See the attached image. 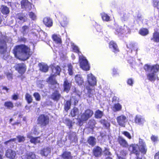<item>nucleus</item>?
<instances>
[{
	"mask_svg": "<svg viewBox=\"0 0 159 159\" xmlns=\"http://www.w3.org/2000/svg\"><path fill=\"white\" fill-rule=\"evenodd\" d=\"M118 141L120 144L124 147H126L128 146V144L125 139L121 137H119Z\"/></svg>",
	"mask_w": 159,
	"mask_h": 159,
	"instance_id": "cd10ccee",
	"label": "nucleus"
},
{
	"mask_svg": "<svg viewBox=\"0 0 159 159\" xmlns=\"http://www.w3.org/2000/svg\"><path fill=\"white\" fill-rule=\"evenodd\" d=\"M21 4L22 8L23 9H25L26 11H30L32 8L31 3L27 0H22Z\"/></svg>",
	"mask_w": 159,
	"mask_h": 159,
	"instance_id": "4468645a",
	"label": "nucleus"
},
{
	"mask_svg": "<svg viewBox=\"0 0 159 159\" xmlns=\"http://www.w3.org/2000/svg\"><path fill=\"white\" fill-rule=\"evenodd\" d=\"M109 48L115 53L119 51V49L116 43L113 41L110 42L109 44Z\"/></svg>",
	"mask_w": 159,
	"mask_h": 159,
	"instance_id": "5701e85b",
	"label": "nucleus"
},
{
	"mask_svg": "<svg viewBox=\"0 0 159 159\" xmlns=\"http://www.w3.org/2000/svg\"><path fill=\"white\" fill-rule=\"evenodd\" d=\"M52 38L53 40L56 43H61V40L60 36L56 34H53L52 35Z\"/></svg>",
	"mask_w": 159,
	"mask_h": 159,
	"instance_id": "c85d7f7f",
	"label": "nucleus"
},
{
	"mask_svg": "<svg viewBox=\"0 0 159 159\" xmlns=\"http://www.w3.org/2000/svg\"><path fill=\"white\" fill-rule=\"evenodd\" d=\"M38 123L41 126H44L47 125L49 122V118L47 116L42 115L40 116L38 119Z\"/></svg>",
	"mask_w": 159,
	"mask_h": 159,
	"instance_id": "9d476101",
	"label": "nucleus"
},
{
	"mask_svg": "<svg viewBox=\"0 0 159 159\" xmlns=\"http://www.w3.org/2000/svg\"><path fill=\"white\" fill-rule=\"evenodd\" d=\"M12 98L13 100H16L18 98V96L17 95L14 94L12 96Z\"/></svg>",
	"mask_w": 159,
	"mask_h": 159,
	"instance_id": "680f3d73",
	"label": "nucleus"
},
{
	"mask_svg": "<svg viewBox=\"0 0 159 159\" xmlns=\"http://www.w3.org/2000/svg\"><path fill=\"white\" fill-rule=\"evenodd\" d=\"M40 70L43 72H47L48 69V65L45 63H43L39 64Z\"/></svg>",
	"mask_w": 159,
	"mask_h": 159,
	"instance_id": "b1692460",
	"label": "nucleus"
},
{
	"mask_svg": "<svg viewBox=\"0 0 159 159\" xmlns=\"http://www.w3.org/2000/svg\"><path fill=\"white\" fill-rule=\"evenodd\" d=\"M153 5L157 9H159V0H153Z\"/></svg>",
	"mask_w": 159,
	"mask_h": 159,
	"instance_id": "603ef678",
	"label": "nucleus"
},
{
	"mask_svg": "<svg viewBox=\"0 0 159 159\" xmlns=\"http://www.w3.org/2000/svg\"><path fill=\"white\" fill-rule=\"evenodd\" d=\"M27 137L30 139V142L32 143L36 144L37 143H39L40 141V139L39 137H33L29 134L27 135Z\"/></svg>",
	"mask_w": 159,
	"mask_h": 159,
	"instance_id": "aec40b11",
	"label": "nucleus"
},
{
	"mask_svg": "<svg viewBox=\"0 0 159 159\" xmlns=\"http://www.w3.org/2000/svg\"><path fill=\"white\" fill-rule=\"evenodd\" d=\"M102 18L104 21H108L110 20V17L106 13L103 12L101 14Z\"/></svg>",
	"mask_w": 159,
	"mask_h": 159,
	"instance_id": "4c0bfd02",
	"label": "nucleus"
},
{
	"mask_svg": "<svg viewBox=\"0 0 159 159\" xmlns=\"http://www.w3.org/2000/svg\"><path fill=\"white\" fill-rule=\"evenodd\" d=\"M71 45L73 51L78 54L79 56V62L80 67L84 70H89L90 66L88 61L80 51L78 47L74 43H71Z\"/></svg>",
	"mask_w": 159,
	"mask_h": 159,
	"instance_id": "f03ea898",
	"label": "nucleus"
},
{
	"mask_svg": "<svg viewBox=\"0 0 159 159\" xmlns=\"http://www.w3.org/2000/svg\"><path fill=\"white\" fill-rule=\"evenodd\" d=\"M70 100L72 102V103L73 102V101H74V104L75 105H76L78 102V100H77L76 99H75V98H74L73 97H72L71 98Z\"/></svg>",
	"mask_w": 159,
	"mask_h": 159,
	"instance_id": "13d9d810",
	"label": "nucleus"
},
{
	"mask_svg": "<svg viewBox=\"0 0 159 159\" xmlns=\"http://www.w3.org/2000/svg\"><path fill=\"white\" fill-rule=\"evenodd\" d=\"M151 40L155 42H159V32L155 31L153 34Z\"/></svg>",
	"mask_w": 159,
	"mask_h": 159,
	"instance_id": "a878e982",
	"label": "nucleus"
},
{
	"mask_svg": "<svg viewBox=\"0 0 159 159\" xmlns=\"http://www.w3.org/2000/svg\"><path fill=\"white\" fill-rule=\"evenodd\" d=\"M70 87L71 84L69 83L66 79H65L63 84L64 91L68 93L70 89Z\"/></svg>",
	"mask_w": 159,
	"mask_h": 159,
	"instance_id": "4be33fe9",
	"label": "nucleus"
},
{
	"mask_svg": "<svg viewBox=\"0 0 159 159\" xmlns=\"http://www.w3.org/2000/svg\"><path fill=\"white\" fill-rule=\"evenodd\" d=\"M88 142L90 145L93 146L96 144V139L94 137L90 136L88 139Z\"/></svg>",
	"mask_w": 159,
	"mask_h": 159,
	"instance_id": "c756f323",
	"label": "nucleus"
},
{
	"mask_svg": "<svg viewBox=\"0 0 159 159\" xmlns=\"http://www.w3.org/2000/svg\"><path fill=\"white\" fill-rule=\"evenodd\" d=\"M5 155L7 157L11 159H14L15 157L16 154L15 151L11 149H9L6 151Z\"/></svg>",
	"mask_w": 159,
	"mask_h": 159,
	"instance_id": "a211bd4d",
	"label": "nucleus"
},
{
	"mask_svg": "<svg viewBox=\"0 0 159 159\" xmlns=\"http://www.w3.org/2000/svg\"><path fill=\"white\" fill-rule=\"evenodd\" d=\"M104 154L107 155H110L111 154L110 152L109 151V150L106 149L104 152Z\"/></svg>",
	"mask_w": 159,
	"mask_h": 159,
	"instance_id": "052dcab7",
	"label": "nucleus"
},
{
	"mask_svg": "<svg viewBox=\"0 0 159 159\" xmlns=\"http://www.w3.org/2000/svg\"><path fill=\"white\" fill-rule=\"evenodd\" d=\"M15 68L16 70L20 74H24L26 70L25 65L22 63L17 64L15 66Z\"/></svg>",
	"mask_w": 159,
	"mask_h": 159,
	"instance_id": "2eb2a0df",
	"label": "nucleus"
},
{
	"mask_svg": "<svg viewBox=\"0 0 159 159\" xmlns=\"http://www.w3.org/2000/svg\"><path fill=\"white\" fill-rule=\"evenodd\" d=\"M133 80L132 79L130 78L128 79L127 82L128 84L129 85L132 86V85L133 84Z\"/></svg>",
	"mask_w": 159,
	"mask_h": 159,
	"instance_id": "4d7b16f0",
	"label": "nucleus"
},
{
	"mask_svg": "<svg viewBox=\"0 0 159 159\" xmlns=\"http://www.w3.org/2000/svg\"><path fill=\"white\" fill-rule=\"evenodd\" d=\"M4 106L9 109L12 108L14 106L13 103L10 101L5 102L4 103Z\"/></svg>",
	"mask_w": 159,
	"mask_h": 159,
	"instance_id": "a19ab883",
	"label": "nucleus"
},
{
	"mask_svg": "<svg viewBox=\"0 0 159 159\" xmlns=\"http://www.w3.org/2000/svg\"><path fill=\"white\" fill-rule=\"evenodd\" d=\"M29 16L30 18L33 20H35L36 19L37 16L35 13L32 12H30Z\"/></svg>",
	"mask_w": 159,
	"mask_h": 159,
	"instance_id": "c03bdc74",
	"label": "nucleus"
},
{
	"mask_svg": "<svg viewBox=\"0 0 159 159\" xmlns=\"http://www.w3.org/2000/svg\"><path fill=\"white\" fill-rule=\"evenodd\" d=\"M35 155L32 152H30L26 156L25 159H35Z\"/></svg>",
	"mask_w": 159,
	"mask_h": 159,
	"instance_id": "37998d69",
	"label": "nucleus"
},
{
	"mask_svg": "<svg viewBox=\"0 0 159 159\" xmlns=\"http://www.w3.org/2000/svg\"><path fill=\"white\" fill-rule=\"evenodd\" d=\"M100 122L101 124L104 125L105 127L107 128H108L110 126V124L109 123L105 121L104 120H102L100 121Z\"/></svg>",
	"mask_w": 159,
	"mask_h": 159,
	"instance_id": "3c124183",
	"label": "nucleus"
},
{
	"mask_svg": "<svg viewBox=\"0 0 159 159\" xmlns=\"http://www.w3.org/2000/svg\"><path fill=\"white\" fill-rule=\"evenodd\" d=\"M58 18H59L61 25L62 26L64 27L67 25L68 20L67 18L64 14L61 13L59 12L58 16Z\"/></svg>",
	"mask_w": 159,
	"mask_h": 159,
	"instance_id": "ddd939ff",
	"label": "nucleus"
},
{
	"mask_svg": "<svg viewBox=\"0 0 159 159\" xmlns=\"http://www.w3.org/2000/svg\"><path fill=\"white\" fill-rule=\"evenodd\" d=\"M132 148L133 152L136 154L138 158H139L138 156L139 153V150L143 154L146 153L147 150L145 143L141 139L139 140V146L137 144H134Z\"/></svg>",
	"mask_w": 159,
	"mask_h": 159,
	"instance_id": "423d86ee",
	"label": "nucleus"
},
{
	"mask_svg": "<svg viewBox=\"0 0 159 159\" xmlns=\"http://www.w3.org/2000/svg\"><path fill=\"white\" fill-rule=\"evenodd\" d=\"M65 123L68 126L69 128L70 129L72 126V124L71 121L68 119H66L64 120Z\"/></svg>",
	"mask_w": 159,
	"mask_h": 159,
	"instance_id": "a18cd8bd",
	"label": "nucleus"
},
{
	"mask_svg": "<svg viewBox=\"0 0 159 159\" xmlns=\"http://www.w3.org/2000/svg\"><path fill=\"white\" fill-rule=\"evenodd\" d=\"M69 138L72 142L76 143L77 140L76 133L75 132H72L70 134L69 136Z\"/></svg>",
	"mask_w": 159,
	"mask_h": 159,
	"instance_id": "473e14b6",
	"label": "nucleus"
},
{
	"mask_svg": "<svg viewBox=\"0 0 159 159\" xmlns=\"http://www.w3.org/2000/svg\"><path fill=\"white\" fill-rule=\"evenodd\" d=\"M112 74L113 75H116L118 74L117 70L115 69H113L112 70Z\"/></svg>",
	"mask_w": 159,
	"mask_h": 159,
	"instance_id": "0e129e2a",
	"label": "nucleus"
},
{
	"mask_svg": "<svg viewBox=\"0 0 159 159\" xmlns=\"http://www.w3.org/2000/svg\"><path fill=\"white\" fill-rule=\"evenodd\" d=\"M93 114V111L90 109H88L85 111L81 115L80 118L79 116L78 118L80 119V122H83L87 120L92 116Z\"/></svg>",
	"mask_w": 159,
	"mask_h": 159,
	"instance_id": "6e6552de",
	"label": "nucleus"
},
{
	"mask_svg": "<svg viewBox=\"0 0 159 159\" xmlns=\"http://www.w3.org/2000/svg\"><path fill=\"white\" fill-rule=\"evenodd\" d=\"M61 95L59 92L57 90L54 91L51 96V98L53 100L58 101L61 98Z\"/></svg>",
	"mask_w": 159,
	"mask_h": 159,
	"instance_id": "f3484780",
	"label": "nucleus"
},
{
	"mask_svg": "<svg viewBox=\"0 0 159 159\" xmlns=\"http://www.w3.org/2000/svg\"><path fill=\"white\" fill-rule=\"evenodd\" d=\"M116 120L118 125L121 127H125L127 121V117L125 116L121 115L116 118Z\"/></svg>",
	"mask_w": 159,
	"mask_h": 159,
	"instance_id": "9b49d317",
	"label": "nucleus"
},
{
	"mask_svg": "<svg viewBox=\"0 0 159 159\" xmlns=\"http://www.w3.org/2000/svg\"><path fill=\"white\" fill-rule=\"evenodd\" d=\"M103 115V112L102 111H100L99 110H97L95 113V116L96 118H101Z\"/></svg>",
	"mask_w": 159,
	"mask_h": 159,
	"instance_id": "e433bc0d",
	"label": "nucleus"
},
{
	"mask_svg": "<svg viewBox=\"0 0 159 159\" xmlns=\"http://www.w3.org/2000/svg\"><path fill=\"white\" fill-rule=\"evenodd\" d=\"M114 28L115 29V33L116 34H118L120 33L123 34L124 33H129L130 32V30L127 26H124L123 28H121L117 24H115L114 25Z\"/></svg>",
	"mask_w": 159,
	"mask_h": 159,
	"instance_id": "1a4fd4ad",
	"label": "nucleus"
},
{
	"mask_svg": "<svg viewBox=\"0 0 159 159\" xmlns=\"http://www.w3.org/2000/svg\"><path fill=\"white\" fill-rule=\"evenodd\" d=\"M2 21V19L0 16V26H1V23ZM1 36L2 39H0V52L2 55L3 58L6 60L8 57V53L7 52V45L5 39L6 37L2 35V33L0 31V36Z\"/></svg>",
	"mask_w": 159,
	"mask_h": 159,
	"instance_id": "39448f33",
	"label": "nucleus"
},
{
	"mask_svg": "<svg viewBox=\"0 0 159 159\" xmlns=\"http://www.w3.org/2000/svg\"><path fill=\"white\" fill-rule=\"evenodd\" d=\"M1 12L4 14H7L9 12V9L6 6L2 5L1 7Z\"/></svg>",
	"mask_w": 159,
	"mask_h": 159,
	"instance_id": "2f4dec72",
	"label": "nucleus"
},
{
	"mask_svg": "<svg viewBox=\"0 0 159 159\" xmlns=\"http://www.w3.org/2000/svg\"><path fill=\"white\" fill-rule=\"evenodd\" d=\"M79 111L77 108L75 107L71 110L70 114L72 116H75L79 113Z\"/></svg>",
	"mask_w": 159,
	"mask_h": 159,
	"instance_id": "ea45409f",
	"label": "nucleus"
},
{
	"mask_svg": "<svg viewBox=\"0 0 159 159\" xmlns=\"http://www.w3.org/2000/svg\"><path fill=\"white\" fill-rule=\"evenodd\" d=\"M96 124V121L94 120H89L88 123L90 128H93Z\"/></svg>",
	"mask_w": 159,
	"mask_h": 159,
	"instance_id": "49530a36",
	"label": "nucleus"
},
{
	"mask_svg": "<svg viewBox=\"0 0 159 159\" xmlns=\"http://www.w3.org/2000/svg\"><path fill=\"white\" fill-rule=\"evenodd\" d=\"M13 51L15 57L21 60H26L30 56V49L24 45L16 46Z\"/></svg>",
	"mask_w": 159,
	"mask_h": 159,
	"instance_id": "f257e3e1",
	"label": "nucleus"
},
{
	"mask_svg": "<svg viewBox=\"0 0 159 159\" xmlns=\"http://www.w3.org/2000/svg\"><path fill=\"white\" fill-rule=\"evenodd\" d=\"M50 151L51 149L50 148H46L42 150L40 153L42 155L46 156L50 153Z\"/></svg>",
	"mask_w": 159,
	"mask_h": 159,
	"instance_id": "7c9ffc66",
	"label": "nucleus"
},
{
	"mask_svg": "<svg viewBox=\"0 0 159 159\" xmlns=\"http://www.w3.org/2000/svg\"><path fill=\"white\" fill-rule=\"evenodd\" d=\"M25 98L28 103L32 102L33 99L31 96L28 93H26L25 95Z\"/></svg>",
	"mask_w": 159,
	"mask_h": 159,
	"instance_id": "58836bf2",
	"label": "nucleus"
},
{
	"mask_svg": "<svg viewBox=\"0 0 159 159\" xmlns=\"http://www.w3.org/2000/svg\"><path fill=\"white\" fill-rule=\"evenodd\" d=\"M62 157L63 159H72V156L70 152H65L63 153Z\"/></svg>",
	"mask_w": 159,
	"mask_h": 159,
	"instance_id": "72a5a7b5",
	"label": "nucleus"
},
{
	"mask_svg": "<svg viewBox=\"0 0 159 159\" xmlns=\"http://www.w3.org/2000/svg\"><path fill=\"white\" fill-rule=\"evenodd\" d=\"M151 139L153 142H156L158 141L157 136L154 135H152L151 137Z\"/></svg>",
	"mask_w": 159,
	"mask_h": 159,
	"instance_id": "864d4df0",
	"label": "nucleus"
},
{
	"mask_svg": "<svg viewBox=\"0 0 159 159\" xmlns=\"http://www.w3.org/2000/svg\"><path fill=\"white\" fill-rule=\"evenodd\" d=\"M16 21L19 23H22L26 21L27 20V17L25 14L19 13L16 16Z\"/></svg>",
	"mask_w": 159,
	"mask_h": 159,
	"instance_id": "f8f14e48",
	"label": "nucleus"
},
{
	"mask_svg": "<svg viewBox=\"0 0 159 159\" xmlns=\"http://www.w3.org/2000/svg\"><path fill=\"white\" fill-rule=\"evenodd\" d=\"M25 140V138L23 136H21L20 135H19L16 138L13 139L10 141H8L5 142V143L6 144H7L8 142H9L10 141H13L14 142H15L16 143H21L24 142Z\"/></svg>",
	"mask_w": 159,
	"mask_h": 159,
	"instance_id": "6ab92c4d",
	"label": "nucleus"
},
{
	"mask_svg": "<svg viewBox=\"0 0 159 159\" xmlns=\"http://www.w3.org/2000/svg\"><path fill=\"white\" fill-rule=\"evenodd\" d=\"M118 98L114 96L112 98V102H116L118 100Z\"/></svg>",
	"mask_w": 159,
	"mask_h": 159,
	"instance_id": "e2e57ef3",
	"label": "nucleus"
},
{
	"mask_svg": "<svg viewBox=\"0 0 159 159\" xmlns=\"http://www.w3.org/2000/svg\"><path fill=\"white\" fill-rule=\"evenodd\" d=\"M44 24L48 27H51L52 25V20L49 17H45L43 19Z\"/></svg>",
	"mask_w": 159,
	"mask_h": 159,
	"instance_id": "bb28decb",
	"label": "nucleus"
},
{
	"mask_svg": "<svg viewBox=\"0 0 159 159\" xmlns=\"http://www.w3.org/2000/svg\"><path fill=\"white\" fill-rule=\"evenodd\" d=\"M127 46L128 48H129L131 49L132 51L133 50L136 51L137 50V48L135 47L133 44H129V45H127Z\"/></svg>",
	"mask_w": 159,
	"mask_h": 159,
	"instance_id": "5fc2aeb1",
	"label": "nucleus"
},
{
	"mask_svg": "<svg viewBox=\"0 0 159 159\" xmlns=\"http://www.w3.org/2000/svg\"><path fill=\"white\" fill-rule=\"evenodd\" d=\"M118 159H125V157L124 156L121 157L120 156H118L117 155Z\"/></svg>",
	"mask_w": 159,
	"mask_h": 159,
	"instance_id": "338daca9",
	"label": "nucleus"
},
{
	"mask_svg": "<svg viewBox=\"0 0 159 159\" xmlns=\"http://www.w3.org/2000/svg\"><path fill=\"white\" fill-rule=\"evenodd\" d=\"M122 134L124 135L126 137H127L128 139H130L131 138V136L130 134L127 131H123L122 132Z\"/></svg>",
	"mask_w": 159,
	"mask_h": 159,
	"instance_id": "6e6d98bb",
	"label": "nucleus"
},
{
	"mask_svg": "<svg viewBox=\"0 0 159 159\" xmlns=\"http://www.w3.org/2000/svg\"><path fill=\"white\" fill-rule=\"evenodd\" d=\"M29 30V27L26 25L23 26L21 29V31L24 35L26 34L28 32Z\"/></svg>",
	"mask_w": 159,
	"mask_h": 159,
	"instance_id": "79ce46f5",
	"label": "nucleus"
},
{
	"mask_svg": "<svg viewBox=\"0 0 159 159\" xmlns=\"http://www.w3.org/2000/svg\"><path fill=\"white\" fill-rule=\"evenodd\" d=\"M3 89H4V90H7V91L8 90V89L6 87H4L3 88Z\"/></svg>",
	"mask_w": 159,
	"mask_h": 159,
	"instance_id": "774afa93",
	"label": "nucleus"
},
{
	"mask_svg": "<svg viewBox=\"0 0 159 159\" xmlns=\"http://www.w3.org/2000/svg\"><path fill=\"white\" fill-rule=\"evenodd\" d=\"M7 79L9 80H11L12 79V75L10 73H7Z\"/></svg>",
	"mask_w": 159,
	"mask_h": 159,
	"instance_id": "bf43d9fd",
	"label": "nucleus"
},
{
	"mask_svg": "<svg viewBox=\"0 0 159 159\" xmlns=\"http://www.w3.org/2000/svg\"><path fill=\"white\" fill-rule=\"evenodd\" d=\"M88 85L85 88L88 91V94L89 97H92L95 91L94 86L97 84V80L95 77L91 73L88 74L87 76Z\"/></svg>",
	"mask_w": 159,
	"mask_h": 159,
	"instance_id": "20e7f679",
	"label": "nucleus"
},
{
	"mask_svg": "<svg viewBox=\"0 0 159 159\" xmlns=\"http://www.w3.org/2000/svg\"><path fill=\"white\" fill-rule=\"evenodd\" d=\"M148 30L146 28H142L140 29L139 31V33L142 36H145L148 34Z\"/></svg>",
	"mask_w": 159,
	"mask_h": 159,
	"instance_id": "f704fd0d",
	"label": "nucleus"
},
{
	"mask_svg": "<svg viewBox=\"0 0 159 159\" xmlns=\"http://www.w3.org/2000/svg\"><path fill=\"white\" fill-rule=\"evenodd\" d=\"M68 66V71L69 74L70 75H72L73 74V66L71 64H69Z\"/></svg>",
	"mask_w": 159,
	"mask_h": 159,
	"instance_id": "de8ad7c7",
	"label": "nucleus"
},
{
	"mask_svg": "<svg viewBox=\"0 0 159 159\" xmlns=\"http://www.w3.org/2000/svg\"><path fill=\"white\" fill-rule=\"evenodd\" d=\"M155 159H159V152H157L154 156Z\"/></svg>",
	"mask_w": 159,
	"mask_h": 159,
	"instance_id": "69168bd1",
	"label": "nucleus"
},
{
	"mask_svg": "<svg viewBox=\"0 0 159 159\" xmlns=\"http://www.w3.org/2000/svg\"><path fill=\"white\" fill-rule=\"evenodd\" d=\"M134 120L135 123L139 125H143L145 121L144 118L140 115H136L135 118Z\"/></svg>",
	"mask_w": 159,
	"mask_h": 159,
	"instance_id": "dca6fc26",
	"label": "nucleus"
},
{
	"mask_svg": "<svg viewBox=\"0 0 159 159\" xmlns=\"http://www.w3.org/2000/svg\"><path fill=\"white\" fill-rule=\"evenodd\" d=\"M122 108L121 106L119 103L115 104L112 107V110L114 112L120 111Z\"/></svg>",
	"mask_w": 159,
	"mask_h": 159,
	"instance_id": "c9c22d12",
	"label": "nucleus"
},
{
	"mask_svg": "<svg viewBox=\"0 0 159 159\" xmlns=\"http://www.w3.org/2000/svg\"><path fill=\"white\" fill-rule=\"evenodd\" d=\"M76 83L79 85H81L84 82V80L81 76L80 75H76L75 77Z\"/></svg>",
	"mask_w": 159,
	"mask_h": 159,
	"instance_id": "393cba45",
	"label": "nucleus"
},
{
	"mask_svg": "<svg viewBox=\"0 0 159 159\" xmlns=\"http://www.w3.org/2000/svg\"><path fill=\"white\" fill-rule=\"evenodd\" d=\"M51 68L52 72L51 76L49 78L48 82L50 84L52 85H55L56 88L58 87L59 85L55 80L54 77L57 75H59L60 74L61 69L58 66H55L52 65Z\"/></svg>",
	"mask_w": 159,
	"mask_h": 159,
	"instance_id": "0eeeda50",
	"label": "nucleus"
},
{
	"mask_svg": "<svg viewBox=\"0 0 159 159\" xmlns=\"http://www.w3.org/2000/svg\"><path fill=\"white\" fill-rule=\"evenodd\" d=\"M70 102L69 101H67L65 105V109L66 111H67L70 108Z\"/></svg>",
	"mask_w": 159,
	"mask_h": 159,
	"instance_id": "8fccbe9b",
	"label": "nucleus"
},
{
	"mask_svg": "<svg viewBox=\"0 0 159 159\" xmlns=\"http://www.w3.org/2000/svg\"><path fill=\"white\" fill-rule=\"evenodd\" d=\"M102 150L99 147L94 148L93 150L94 155L96 157H98L101 155Z\"/></svg>",
	"mask_w": 159,
	"mask_h": 159,
	"instance_id": "412c9836",
	"label": "nucleus"
},
{
	"mask_svg": "<svg viewBox=\"0 0 159 159\" xmlns=\"http://www.w3.org/2000/svg\"><path fill=\"white\" fill-rule=\"evenodd\" d=\"M144 69L148 73L147 75V79L151 81H154L157 78L156 73L159 70V65H145L144 66Z\"/></svg>",
	"mask_w": 159,
	"mask_h": 159,
	"instance_id": "7ed1b4c3",
	"label": "nucleus"
},
{
	"mask_svg": "<svg viewBox=\"0 0 159 159\" xmlns=\"http://www.w3.org/2000/svg\"><path fill=\"white\" fill-rule=\"evenodd\" d=\"M33 96L37 101H40L41 99V96L38 93H35Z\"/></svg>",
	"mask_w": 159,
	"mask_h": 159,
	"instance_id": "09e8293b",
	"label": "nucleus"
}]
</instances>
